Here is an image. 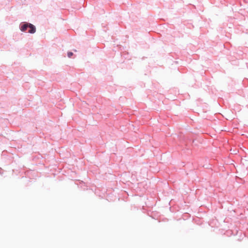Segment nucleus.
Instances as JSON below:
<instances>
[{
  "label": "nucleus",
  "mask_w": 248,
  "mask_h": 248,
  "mask_svg": "<svg viewBox=\"0 0 248 248\" xmlns=\"http://www.w3.org/2000/svg\"><path fill=\"white\" fill-rule=\"evenodd\" d=\"M29 28H30V30L28 31V32L30 33H34L36 31V28L35 26L30 23H29Z\"/></svg>",
  "instance_id": "f257e3e1"
},
{
  "label": "nucleus",
  "mask_w": 248,
  "mask_h": 248,
  "mask_svg": "<svg viewBox=\"0 0 248 248\" xmlns=\"http://www.w3.org/2000/svg\"><path fill=\"white\" fill-rule=\"evenodd\" d=\"M73 53L71 52H69L67 54L68 57L70 58L72 56H73Z\"/></svg>",
  "instance_id": "7ed1b4c3"
},
{
  "label": "nucleus",
  "mask_w": 248,
  "mask_h": 248,
  "mask_svg": "<svg viewBox=\"0 0 248 248\" xmlns=\"http://www.w3.org/2000/svg\"><path fill=\"white\" fill-rule=\"evenodd\" d=\"M29 23H25L22 25L20 27V30L22 31H25L28 28Z\"/></svg>",
  "instance_id": "f03ea898"
}]
</instances>
